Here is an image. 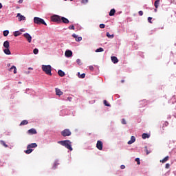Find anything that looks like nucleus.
Returning a JSON list of instances; mask_svg holds the SVG:
<instances>
[{
  "mask_svg": "<svg viewBox=\"0 0 176 176\" xmlns=\"http://www.w3.org/2000/svg\"><path fill=\"white\" fill-rule=\"evenodd\" d=\"M19 3H23V0H19Z\"/></svg>",
  "mask_w": 176,
  "mask_h": 176,
  "instance_id": "49",
  "label": "nucleus"
},
{
  "mask_svg": "<svg viewBox=\"0 0 176 176\" xmlns=\"http://www.w3.org/2000/svg\"><path fill=\"white\" fill-rule=\"evenodd\" d=\"M56 167H57V164H56V163H55V164H54L53 168L55 169Z\"/></svg>",
  "mask_w": 176,
  "mask_h": 176,
  "instance_id": "47",
  "label": "nucleus"
},
{
  "mask_svg": "<svg viewBox=\"0 0 176 176\" xmlns=\"http://www.w3.org/2000/svg\"><path fill=\"white\" fill-rule=\"evenodd\" d=\"M73 38H75L76 42H80L82 41V37L79 36L78 37V35L73 34H72Z\"/></svg>",
  "mask_w": 176,
  "mask_h": 176,
  "instance_id": "12",
  "label": "nucleus"
},
{
  "mask_svg": "<svg viewBox=\"0 0 176 176\" xmlns=\"http://www.w3.org/2000/svg\"><path fill=\"white\" fill-rule=\"evenodd\" d=\"M120 168L121 170H124L126 168V166L124 165H121Z\"/></svg>",
  "mask_w": 176,
  "mask_h": 176,
  "instance_id": "43",
  "label": "nucleus"
},
{
  "mask_svg": "<svg viewBox=\"0 0 176 176\" xmlns=\"http://www.w3.org/2000/svg\"><path fill=\"white\" fill-rule=\"evenodd\" d=\"M165 124L167 126V124H168V122H165Z\"/></svg>",
  "mask_w": 176,
  "mask_h": 176,
  "instance_id": "55",
  "label": "nucleus"
},
{
  "mask_svg": "<svg viewBox=\"0 0 176 176\" xmlns=\"http://www.w3.org/2000/svg\"><path fill=\"white\" fill-rule=\"evenodd\" d=\"M16 17H18V19L19 21H24L25 20V16L23 15H21V14L18 13Z\"/></svg>",
  "mask_w": 176,
  "mask_h": 176,
  "instance_id": "8",
  "label": "nucleus"
},
{
  "mask_svg": "<svg viewBox=\"0 0 176 176\" xmlns=\"http://www.w3.org/2000/svg\"><path fill=\"white\" fill-rule=\"evenodd\" d=\"M168 159H170V157L166 156L163 160H160L161 163H166V162H168Z\"/></svg>",
  "mask_w": 176,
  "mask_h": 176,
  "instance_id": "23",
  "label": "nucleus"
},
{
  "mask_svg": "<svg viewBox=\"0 0 176 176\" xmlns=\"http://www.w3.org/2000/svg\"><path fill=\"white\" fill-rule=\"evenodd\" d=\"M39 50H38V48H35L34 50H33V53L34 54H38Z\"/></svg>",
  "mask_w": 176,
  "mask_h": 176,
  "instance_id": "32",
  "label": "nucleus"
},
{
  "mask_svg": "<svg viewBox=\"0 0 176 176\" xmlns=\"http://www.w3.org/2000/svg\"><path fill=\"white\" fill-rule=\"evenodd\" d=\"M67 101H72V98H71V97H68L67 98Z\"/></svg>",
  "mask_w": 176,
  "mask_h": 176,
  "instance_id": "46",
  "label": "nucleus"
},
{
  "mask_svg": "<svg viewBox=\"0 0 176 176\" xmlns=\"http://www.w3.org/2000/svg\"><path fill=\"white\" fill-rule=\"evenodd\" d=\"M28 69H31L32 71V69H34V68L32 67H29Z\"/></svg>",
  "mask_w": 176,
  "mask_h": 176,
  "instance_id": "52",
  "label": "nucleus"
},
{
  "mask_svg": "<svg viewBox=\"0 0 176 176\" xmlns=\"http://www.w3.org/2000/svg\"><path fill=\"white\" fill-rule=\"evenodd\" d=\"M121 123H122V124H126V120H124V118H123V119L122 120V121H121Z\"/></svg>",
  "mask_w": 176,
  "mask_h": 176,
  "instance_id": "39",
  "label": "nucleus"
},
{
  "mask_svg": "<svg viewBox=\"0 0 176 176\" xmlns=\"http://www.w3.org/2000/svg\"><path fill=\"white\" fill-rule=\"evenodd\" d=\"M56 96H63V94H64V93L63 91H61V90L58 88H56Z\"/></svg>",
  "mask_w": 176,
  "mask_h": 176,
  "instance_id": "15",
  "label": "nucleus"
},
{
  "mask_svg": "<svg viewBox=\"0 0 176 176\" xmlns=\"http://www.w3.org/2000/svg\"><path fill=\"white\" fill-rule=\"evenodd\" d=\"M121 82H122V83H124V80H122Z\"/></svg>",
  "mask_w": 176,
  "mask_h": 176,
  "instance_id": "53",
  "label": "nucleus"
},
{
  "mask_svg": "<svg viewBox=\"0 0 176 176\" xmlns=\"http://www.w3.org/2000/svg\"><path fill=\"white\" fill-rule=\"evenodd\" d=\"M101 52H104V48L100 47L96 50V53H101Z\"/></svg>",
  "mask_w": 176,
  "mask_h": 176,
  "instance_id": "28",
  "label": "nucleus"
},
{
  "mask_svg": "<svg viewBox=\"0 0 176 176\" xmlns=\"http://www.w3.org/2000/svg\"><path fill=\"white\" fill-rule=\"evenodd\" d=\"M78 78H80L81 79H83L85 76H86V74L84 73V74H82L80 75V73H78Z\"/></svg>",
  "mask_w": 176,
  "mask_h": 176,
  "instance_id": "26",
  "label": "nucleus"
},
{
  "mask_svg": "<svg viewBox=\"0 0 176 176\" xmlns=\"http://www.w3.org/2000/svg\"><path fill=\"white\" fill-rule=\"evenodd\" d=\"M32 151H34L32 148H28L26 151H25V153H26L27 155H30V153H31Z\"/></svg>",
  "mask_w": 176,
  "mask_h": 176,
  "instance_id": "27",
  "label": "nucleus"
},
{
  "mask_svg": "<svg viewBox=\"0 0 176 176\" xmlns=\"http://www.w3.org/2000/svg\"><path fill=\"white\" fill-rule=\"evenodd\" d=\"M8 35H9V30L3 31V36H8Z\"/></svg>",
  "mask_w": 176,
  "mask_h": 176,
  "instance_id": "31",
  "label": "nucleus"
},
{
  "mask_svg": "<svg viewBox=\"0 0 176 176\" xmlns=\"http://www.w3.org/2000/svg\"><path fill=\"white\" fill-rule=\"evenodd\" d=\"M58 144H60L63 146H65L67 148V149H69V151L73 150L72 142L69 140L59 141V142H58Z\"/></svg>",
  "mask_w": 176,
  "mask_h": 176,
  "instance_id": "1",
  "label": "nucleus"
},
{
  "mask_svg": "<svg viewBox=\"0 0 176 176\" xmlns=\"http://www.w3.org/2000/svg\"><path fill=\"white\" fill-rule=\"evenodd\" d=\"M28 134H36V130L35 129H31L28 131Z\"/></svg>",
  "mask_w": 176,
  "mask_h": 176,
  "instance_id": "18",
  "label": "nucleus"
},
{
  "mask_svg": "<svg viewBox=\"0 0 176 176\" xmlns=\"http://www.w3.org/2000/svg\"><path fill=\"white\" fill-rule=\"evenodd\" d=\"M71 134H72V133L71 132V131H69V129H64L61 132V135H63V137H69Z\"/></svg>",
  "mask_w": 176,
  "mask_h": 176,
  "instance_id": "5",
  "label": "nucleus"
},
{
  "mask_svg": "<svg viewBox=\"0 0 176 176\" xmlns=\"http://www.w3.org/2000/svg\"><path fill=\"white\" fill-rule=\"evenodd\" d=\"M38 146V144L36 143H32L27 146V149H30L31 148H36Z\"/></svg>",
  "mask_w": 176,
  "mask_h": 176,
  "instance_id": "16",
  "label": "nucleus"
},
{
  "mask_svg": "<svg viewBox=\"0 0 176 176\" xmlns=\"http://www.w3.org/2000/svg\"><path fill=\"white\" fill-rule=\"evenodd\" d=\"M139 16H143V14H144V12H142V11H139Z\"/></svg>",
  "mask_w": 176,
  "mask_h": 176,
  "instance_id": "40",
  "label": "nucleus"
},
{
  "mask_svg": "<svg viewBox=\"0 0 176 176\" xmlns=\"http://www.w3.org/2000/svg\"><path fill=\"white\" fill-rule=\"evenodd\" d=\"M111 59L112 63H113V64H118V63H119V60L116 56H111Z\"/></svg>",
  "mask_w": 176,
  "mask_h": 176,
  "instance_id": "11",
  "label": "nucleus"
},
{
  "mask_svg": "<svg viewBox=\"0 0 176 176\" xmlns=\"http://www.w3.org/2000/svg\"><path fill=\"white\" fill-rule=\"evenodd\" d=\"M149 153H151V152L146 151V155H149Z\"/></svg>",
  "mask_w": 176,
  "mask_h": 176,
  "instance_id": "51",
  "label": "nucleus"
},
{
  "mask_svg": "<svg viewBox=\"0 0 176 176\" xmlns=\"http://www.w3.org/2000/svg\"><path fill=\"white\" fill-rule=\"evenodd\" d=\"M52 21L54 23H60L61 22V16L58 15H53L51 17Z\"/></svg>",
  "mask_w": 176,
  "mask_h": 176,
  "instance_id": "4",
  "label": "nucleus"
},
{
  "mask_svg": "<svg viewBox=\"0 0 176 176\" xmlns=\"http://www.w3.org/2000/svg\"><path fill=\"white\" fill-rule=\"evenodd\" d=\"M25 124H28V121L24 120L21 122L20 126H25Z\"/></svg>",
  "mask_w": 176,
  "mask_h": 176,
  "instance_id": "25",
  "label": "nucleus"
},
{
  "mask_svg": "<svg viewBox=\"0 0 176 176\" xmlns=\"http://www.w3.org/2000/svg\"><path fill=\"white\" fill-rule=\"evenodd\" d=\"M159 5H160V0H156L154 3V6L155 9H157V8H159Z\"/></svg>",
  "mask_w": 176,
  "mask_h": 176,
  "instance_id": "20",
  "label": "nucleus"
},
{
  "mask_svg": "<svg viewBox=\"0 0 176 176\" xmlns=\"http://www.w3.org/2000/svg\"><path fill=\"white\" fill-rule=\"evenodd\" d=\"M20 35H21V32H20L19 31H16V32H14V36H19Z\"/></svg>",
  "mask_w": 176,
  "mask_h": 176,
  "instance_id": "29",
  "label": "nucleus"
},
{
  "mask_svg": "<svg viewBox=\"0 0 176 176\" xmlns=\"http://www.w3.org/2000/svg\"><path fill=\"white\" fill-rule=\"evenodd\" d=\"M140 102H144V101H141Z\"/></svg>",
  "mask_w": 176,
  "mask_h": 176,
  "instance_id": "57",
  "label": "nucleus"
},
{
  "mask_svg": "<svg viewBox=\"0 0 176 176\" xmlns=\"http://www.w3.org/2000/svg\"><path fill=\"white\" fill-rule=\"evenodd\" d=\"M166 168H170V164H166Z\"/></svg>",
  "mask_w": 176,
  "mask_h": 176,
  "instance_id": "45",
  "label": "nucleus"
},
{
  "mask_svg": "<svg viewBox=\"0 0 176 176\" xmlns=\"http://www.w3.org/2000/svg\"><path fill=\"white\" fill-rule=\"evenodd\" d=\"M41 68L43 72L46 74V75H50V76H52V66L50 65H43Z\"/></svg>",
  "mask_w": 176,
  "mask_h": 176,
  "instance_id": "2",
  "label": "nucleus"
},
{
  "mask_svg": "<svg viewBox=\"0 0 176 176\" xmlns=\"http://www.w3.org/2000/svg\"><path fill=\"white\" fill-rule=\"evenodd\" d=\"M27 75H28V74H30V71L25 72Z\"/></svg>",
  "mask_w": 176,
  "mask_h": 176,
  "instance_id": "50",
  "label": "nucleus"
},
{
  "mask_svg": "<svg viewBox=\"0 0 176 176\" xmlns=\"http://www.w3.org/2000/svg\"><path fill=\"white\" fill-rule=\"evenodd\" d=\"M89 69H90V71H94V67H93V66H89Z\"/></svg>",
  "mask_w": 176,
  "mask_h": 176,
  "instance_id": "44",
  "label": "nucleus"
},
{
  "mask_svg": "<svg viewBox=\"0 0 176 176\" xmlns=\"http://www.w3.org/2000/svg\"><path fill=\"white\" fill-rule=\"evenodd\" d=\"M65 57H72V51L67 50L65 52Z\"/></svg>",
  "mask_w": 176,
  "mask_h": 176,
  "instance_id": "14",
  "label": "nucleus"
},
{
  "mask_svg": "<svg viewBox=\"0 0 176 176\" xmlns=\"http://www.w3.org/2000/svg\"><path fill=\"white\" fill-rule=\"evenodd\" d=\"M3 8V6H2V3H0V9H2Z\"/></svg>",
  "mask_w": 176,
  "mask_h": 176,
  "instance_id": "48",
  "label": "nucleus"
},
{
  "mask_svg": "<svg viewBox=\"0 0 176 176\" xmlns=\"http://www.w3.org/2000/svg\"><path fill=\"white\" fill-rule=\"evenodd\" d=\"M60 21L64 23V24H68L69 23V20L64 16H60Z\"/></svg>",
  "mask_w": 176,
  "mask_h": 176,
  "instance_id": "10",
  "label": "nucleus"
},
{
  "mask_svg": "<svg viewBox=\"0 0 176 176\" xmlns=\"http://www.w3.org/2000/svg\"><path fill=\"white\" fill-rule=\"evenodd\" d=\"M150 135L148 133H143L142 138L143 140H146V138H149Z\"/></svg>",
  "mask_w": 176,
  "mask_h": 176,
  "instance_id": "22",
  "label": "nucleus"
},
{
  "mask_svg": "<svg viewBox=\"0 0 176 176\" xmlns=\"http://www.w3.org/2000/svg\"><path fill=\"white\" fill-rule=\"evenodd\" d=\"M70 1H74V0H70Z\"/></svg>",
  "mask_w": 176,
  "mask_h": 176,
  "instance_id": "58",
  "label": "nucleus"
},
{
  "mask_svg": "<svg viewBox=\"0 0 176 176\" xmlns=\"http://www.w3.org/2000/svg\"><path fill=\"white\" fill-rule=\"evenodd\" d=\"M89 1V0H81V3H83L84 5L87 3V2Z\"/></svg>",
  "mask_w": 176,
  "mask_h": 176,
  "instance_id": "38",
  "label": "nucleus"
},
{
  "mask_svg": "<svg viewBox=\"0 0 176 176\" xmlns=\"http://www.w3.org/2000/svg\"><path fill=\"white\" fill-rule=\"evenodd\" d=\"M104 104L106 107H111V104H109V103H108V102L107 100H104Z\"/></svg>",
  "mask_w": 176,
  "mask_h": 176,
  "instance_id": "33",
  "label": "nucleus"
},
{
  "mask_svg": "<svg viewBox=\"0 0 176 176\" xmlns=\"http://www.w3.org/2000/svg\"><path fill=\"white\" fill-rule=\"evenodd\" d=\"M148 23H152V17H148Z\"/></svg>",
  "mask_w": 176,
  "mask_h": 176,
  "instance_id": "41",
  "label": "nucleus"
},
{
  "mask_svg": "<svg viewBox=\"0 0 176 176\" xmlns=\"http://www.w3.org/2000/svg\"><path fill=\"white\" fill-rule=\"evenodd\" d=\"M58 74L59 75V76H61L62 78L63 76H65V73L63 70H58Z\"/></svg>",
  "mask_w": 176,
  "mask_h": 176,
  "instance_id": "21",
  "label": "nucleus"
},
{
  "mask_svg": "<svg viewBox=\"0 0 176 176\" xmlns=\"http://www.w3.org/2000/svg\"><path fill=\"white\" fill-rule=\"evenodd\" d=\"M96 148H98L99 151H102V142L98 140L96 144Z\"/></svg>",
  "mask_w": 176,
  "mask_h": 176,
  "instance_id": "7",
  "label": "nucleus"
},
{
  "mask_svg": "<svg viewBox=\"0 0 176 176\" xmlns=\"http://www.w3.org/2000/svg\"><path fill=\"white\" fill-rule=\"evenodd\" d=\"M1 144L2 145H3V146H5V148H8V146H7L6 143H5L4 141L1 140Z\"/></svg>",
  "mask_w": 176,
  "mask_h": 176,
  "instance_id": "34",
  "label": "nucleus"
},
{
  "mask_svg": "<svg viewBox=\"0 0 176 176\" xmlns=\"http://www.w3.org/2000/svg\"><path fill=\"white\" fill-rule=\"evenodd\" d=\"M135 162H137V164H141V162L140 161V158H135Z\"/></svg>",
  "mask_w": 176,
  "mask_h": 176,
  "instance_id": "37",
  "label": "nucleus"
},
{
  "mask_svg": "<svg viewBox=\"0 0 176 176\" xmlns=\"http://www.w3.org/2000/svg\"><path fill=\"white\" fill-rule=\"evenodd\" d=\"M107 38H110V39H112V38H113V34H110L109 32H107L106 34Z\"/></svg>",
  "mask_w": 176,
  "mask_h": 176,
  "instance_id": "30",
  "label": "nucleus"
},
{
  "mask_svg": "<svg viewBox=\"0 0 176 176\" xmlns=\"http://www.w3.org/2000/svg\"><path fill=\"white\" fill-rule=\"evenodd\" d=\"M76 63L77 64H78V65H82V61L80 60V59H77Z\"/></svg>",
  "mask_w": 176,
  "mask_h": 176,
  "instance_id": "35",
  "label": "nucleus"
},
{
  "mask_svg": "<svg viewBox=\"0 0 176 176\" xmlns=\"http://www.w3.org/2000/svg\"><path fill=\"white\" fill-rule=\"evenodd\" d=\"M8 71L10 72H14V74H17V68H16V66L13 65L12 66Z\"/></svg>",
  "mask_w": 176,
  "mask_h": 176,
  "instance_id": "9",
  "label": "nucleus"
},
{
  "mask_svg": "<svg viewBox=\"0 0 176 176\" xmlns=\"http://www.w3.org/2000/svg\"><path fill=\"white\" fill-rule=\"evenodd\" d=\"M69 30H75V26L74 25H70V26H69Z\"/></svg>",
  "mask_w": 176,
  "mask_h": 176,
  "instance_id": "36",
  "label": "nucleus"
},
{
  "mask_svg": "<svg viewBox=\"0 0 176 176\" xmlns=\"http://www.w3.org/2000/svg\"><path fill=\"white\" fill-rule=\"evenodd\" d=\"M34 24H37L38 25H41V24H43V25H47L45 20L42 19V18L34 17Z\"/></svg>",
  "mask_w": 176,
  "mask_h": 176,
  "instance_id": "3",
  "label": "nucleus"
},
{
  "mask_svg": "<svg viewBox=\"0 0 176 176\" xmlns=\"http://www.w3.org/2000/svg\"><path fill=\"white\" fill-rule=\"evenodd\" d=\"M116 12V11L115 10V9H111L109 12V16H115V13Z\"/></svg>",
  "mask_w": 176,
  "mask_h": 176,
  "instance_id": "24",
  "label": "nucleus"
},
{
  "mask_svg": "<svg viewBox=\"0 0 176 176\" xmlns=\"http://www.w3.org/2000/svg\"><path fill=\"white\" fill-rule=\"evenodd\" d=\"M3 52L5 53V54H7V56H10V54H12V53L10 52V50H9V48L4 49Z\"/></svg>",
  "mask_w": 176,
  "mask_h": 176,
  "instance_id": "17",
  "label": "nucleus"
},
{
  "mask_svg": "<svg viewBox=\"0 0 176 176\" xmlns=\"http://www.w3.org/2000/svg\"><path fill=\"white\" fill-rule=\"evenodd\" d=\"M3 47L6 48V49H9V47H10V45L9 44V42L8 41H6L4 43H3Z\"/></svg>",
  "mask_w": 176,
  "mask_h": 176,
  "instance_id": "19",
  "label": "nucleus"
},
{
  "mask_svg": "<svg viewBox=\"0 0 176 176\" xmlns=\"http://www.w3.org/2000/svg\"><path fill=\"white\" fill-rule=\"evenodd\" d=\"M100 28H105V25L104 24H100Z\"/></svg>",
  "mask_w": 176,
  "mask_h": 176,
  "instance_id": "42",
  "label": "nucleus"
},
{
  "mask_svg": "<svg viewBox=\"0 0 176 176\" xmlns=\"http://www.w3.org/2000/svg\"><path fill=\"white\" fill-rule=\"evenodd\" d=\"M23 36L25 38V39H27V41H28V42H29V43H31V42L32 41V37L31 36V35H30V34L25 33L23 34Z\"/></svg>",
  "mask_w": 176,
  "mask_h": 176,
  "instance_id": "6",
  "label": "nucleus"
},
{
  "mask_svg": "<svg viewBox=\"0 0 176 176\" xmlns=\"http://www.w3.org/2000/svg\"><path fill=\"white\" fill-rule=\"evenodd\" d=\"M10 64H8V67H10Z\"/></svg>",
  "mask_w": 176,
  "mask_h": 176,
  "instance_id": "56",
  "label": "nucleus"
},
{
  "mask_svg": "<svg viewBox=\"0 0 176 176\" xmlns=\"http://www.w3.org/2000/svg\"><path fill=\"white\" fill-rule=\"evenodd\" d=\"M135 142V137L131 136V140L128 142V145H131V144H134Z\"/></svg>",
  "mask_w": 176,
  "mask_h": 176,
  "instance_id": "13",
  "label": "nucleus"
},
{
  "mask_svg": "<svg viewBox=\"0 0 176 176\" xmlns=\"http://www.w3.org/2000/svg\"><path fill=\"white\" fill-rule=\"evenodd\" d=\"M65 1H67V0H65Z\"/></svg>",
  "mask_w": 176,
  "mask_h": 176,
  "instance_id": "59",
  "label": "nucleus"
},
{
  "mask_svg": "<svg viewBox=\"0 0 176 176\" xmlns=\"http://www.w3.org/2000/svg\"><path fill=\"white\" fill-rule=\"evenodd\" d=\"M155 12H157V8H155Z\"/></svg>",
  "mask_w": 176,
  "mask_h": 176,
  "instance_id": "54",
  "label": "nucleus"
}]
</instances>
